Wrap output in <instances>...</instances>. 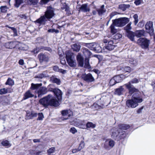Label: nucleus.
I'll list each match as a JSON object with an SVG mask.
<instances>
[{
  "instance_id": "nucleus-17",
  "label": "nucleus",
  "mask_w": 155,
  "mask_h": 155,
  "mask_svg": "<svg viewBox=\"0 0 155 155\" xmlns=\"http://www.w3.org/2000/svg\"><path fill=\"white\" fill-rule=\"evenodd\" d=\"M49 102V105L51 106L58 107L59 105V103L58 101L56 99L53 98V97L52 95V97H51L50 98Z\"/></svg>"
},
{
  "instance_id": "nucleus-47",
  "label": "nucleus",
  "mask_w": 155,
  "mask_h": 155,
  "mask_svg": "<svg viewBox=\"0 0 155 155\" xmlns=\"http://www.w3.org/2000/svg\"><path fill=\"white\" fill-rule=\"evenodd\" d=\"M52 81L54 83H56L58 85H60L61 84V81L60 79L57 78H54Z\"/></svg>"
},
{
  "instance_id": "nucleus-58",
  "label": "nucleus",
  "mask_w": 155,
  "mask_h": 155,
  "mask_svg": "<svg viewBox=\"0 0 155 155\" xmlns=\"http://www.w3.org/2000/svg\"><path fill=\"white\" fill-rule=\"evenodd\" d=\"M60 69L57 66H55L53 67V70L55 71L59 72Z\"/></svg>"
},
{
  "instance_id": "nucleus-33",
  "label": "nucleus",
  "mask_w": 155,
  "mask_h": 155,
  "mask_svg": "<svg viewBox=\"0 0 155 155\" xmlns=\"http://www.w3.org/2000/svg\"><path fill=\"white\" fill-rule=\"evenodd\" d=\"M132 24L131 22H130L125 27H124V30L127 33L129 31H131V30L132 29V27L131 26V25Z\"/></svg>"
},
{
  "instance_id": "nucleus-29",
  "label": "nucleus",
  "mask_w": 155,
  "mask_h": 155,
  "mask_svg": "<svg viewBox=\"0 0 155 155\" xmlns=\"http://www.w3.org/2000/svg\"><path fill=\"white\" fill-rule=\"evenodd\" d=\"M71 48L74 51L78 52L81 48V45L79 44H74L71 45Z\"/></svg>"
},
{
  "instance_id": "nucleus-8",
  "label": "nucleus",
  "mask_w": 155,
  "mask_h": 155,
  "mask_svg": "<svg viewBox=\"0 0 155 155\" xmlns=\"http://www.w3.org/2000/svg\"><path fill=\"white\" fill-rule=\"evenodd\" d=\"M52 97V95L49 94L39 100V103L41 104L45 107H47L49 105V100L51 97Z\"/></svg>"
},
{
  "instance_id": "nucleus-51",
  "label": "nucleus",
  "mask_w": 155,
  "mask_h": 155,
  "mask_svg": "<svg viewBox=\"0 0 155 155\" xmlns=\"http://www.w3.org/2000/svg\"><path fill=\"white\" fill-rule=\"evenodd\" d=\"M48 32L51 33L55 32L56 33H58L59 32V30L54 29H50L48 30Z\"/></svg>"
},
{
  "instance_id": "nucleus-3",
  "label": "nucleus",
  "mask_w": 155,
  "mask_h": 155,
  "mask_svg": "<svg viewBox=\"0 0 155 155\" xmlns=\"http://www.w3.org/2000/svg\"><path fill=\"white\" fill-rule=\"evenodd\" d=\"M65 54L68 65L71 67H75L77 63L74 58V54L69 51H66Z\"/></svg>"
},
{
  "instance_id": "nucleus-44",
  "label": "nucleus",
  "mask_w": 155,
  "mask_h": 155,
  "mask_svg": "<svg viewBox=\"0 0 155 155\" xmlns=\"http://www.w3.org/2000/svg\"><path fill=\"white\" fill-rule=\"evenodd\" d=\"M139 82V80L136 78H134L132 79L130 81H129L127 83H130L132 84H136Z\"/></svg>"
},
{
  "instance_id": "nucleus-24",
  "label": "nucleus",
  "mask_w": 155,
  "mask_h": 155,
  "mask_svg": "<svg viewBox=\"0 0 155 155\" xmlns=\"http://www.w3.org/2000/svg\"><path fill=\"white\" fill-rule=\"evenodd\" d=\"M118 126L120 132H121L122 131L121 130H126L130 127V126L129 125L125 124H120L118 125Z\"/></svg>"
},
{
  "instance_id": "nucleus-16",
  "label": "nucleus",
  "mask_w": 155,
  "mask_h": 155,
  "mask_svg": "<svg viewBox=\"0 0 155 155\" xmlns=\"http://www.w3.org/2000/svg\"><path fill=\"white\" fill-rule=\"evenodd\" d=\"M78 11L82 12H86L90 11V8L88 6L87 3L83 4L81 5L80 7L78 8Z\"/></svg>"
},
{
  "instance_id": "nucleus-30",
  "label": "nucleus",
  "mask_w": 155,
  "mask_h": 155,
  "mask_svg": "<svg viewBox=\"0 0 155 155\" xmlns=\"http://www.w3.org/2000/svg\"><path fill=\"white\" fill-rule=\"evenodd\" d=\"M42 85V84L41 83L36 84L32 83L31 84L30 88L32 90L38 89Z\"/></svg>"
},
{
  "instance_id": "nucleus-41",
  "label": "nucleus",
  "mask_w": 155,
  "mask_h": 155,
  "mask_svg": "<svg viewBox=\"0 0 155 155\" xmlns=\"http://www.w3.org/2000/svg\"><path fill=\"white\" fill-rule=\"evenodd\" d=\"M96 125L93 124L92 122H88L86 124V127L87 128H94L95 127Z\"/></svg>"
},
{
  "instance_id": "nucleus-2",
  "label": "nucleus",
  "mask_w": 155,
  "mask_h": 155,
  "mask_svg": "<svg viewBox=\"0 0 155 155\" xmlns=\"http://www.w3.org/2000/svg\"><path fill=\"white\" fill-rule=\"evenodd\" d=\"M55 15L54 9L51 6L47 7L45 15L37 20L36 22L41 25H45L46 22L52 18Z\"/></svg>"
},
{
  "instance_id": "nucleus-49",
  "label": "nucleus",
  "mask_w": 155,
  "mask_h": 155,
  "mask_svg": "<svg viewBox=\"0 0 155 155\" xmlns=\"http://www.w3.org/2000/svg\"><path fill=\"white\" fill-rule=\"evenodd\" d=\"M138 16L137 14H135L133 16V18L134 19V22L135 25H136L138 22Z\"/></svg>"
},
{
  "instance_id": "nucleus-12",
  "label": "nucleus",
  "mask_w": 155,
  "mask_h": 155,
  "mask_svg": "<svg viewBox=\"0 0 155 155\" xmlns=\"http://www.w3.org/2000/svg\"><path fill=\"white\" fill-rule=\"evenodd\" d=\"M61 114L64 119L65 120L68 119L72 115V112L70 110H64L62 111Z\"/></svg>"
},
{
  "instance_id": "nucleus-7",
  "label": "nucleus",
  "mask_w": 155,
  "mask_h": 155,
  "mask_svg": "<svg viewBox=\"0 0 155 155\" xmlns=\"http://www.w3.org/2000/svg\"><path fill=\"white\" fill-rule=\"evenodd\" d=\"M81 78L85 82L90 83L94 81L95 79L92 74L89 73L87 74H82L81 77Z\"/></svg>"
},
{
  "instance_id": "nucleus-22",
  "label": "nucleus",
  "mask_w": 155,
  "mask_h": 155,
  "mask_svg": "<svg viewBox=\"0 0 155 155\" xmlns=\"http://www.w3.org/2000/svg\"><path fill=\"white\" fill-rule=\"evenodd\" d=\"M34 96V94H33L30 91L28 90L24 94L23 99L25 100L29 98L33 97Z\"/></svg>"
},
{
  "instance_id": "nucleus-37",
  "label": "nucleus",
  "mask_w": 155,
  "mask_h": 155,
  "mask_svg": "<svg viewBox=\"0 0 155 155\" xmlns=\"http://www.w3.org/2000/svg\"><path fill=\"white\" fill-rule=\"evenodd\" d=\"M114 26V25L112 23L110 26V32L113 35L114 34L117 32V30L115 28Z\"/></svg>"
},
{
  "instance_id": "nucleus-9",
  "label": "nucleus",
  "mask_w": 155,
  "mask_h": 155,
  "mask_svg": "<svg viewBox=\"0 0 155 155\" xmlns=\"http://www.w3.org/2000/svg\"><path fill=\"white\" fill-rule=\"evenodd\" d=\"M145 28L150 34L152 35L154 34V29L153 27V22L151 21L147 22L145 26Z\"/></svg>"
},
{
  "instance_id": "nucleus-50",
  "label": "nucleus",
  "mask_w": 155,
  "mask_h": 155,
  "mask_svg": "<svg viewBox=\"0 0 155 155\" xmlns=\"http://www.w3.org/2000/svg\"><path fill=\"white\" fill-rule=\"evenodd\" d=\"M46 77V75L43 74L41 73L40 74H38L37 75L35 76V78H40L42 79L44 78L45 77Z\"/></svg>"
},
{
  "instance_id": "nucleus-21",
  "label": "nucleus",
  "mask_w": 155,
  "mask_h": 155,
  "mask_svg": "<svg viewBox=\"0 0 155 155\" xmlns=\"http://www.w3.org/2000/svg\"><path fill=\"white\" fill-rule=\"evenodd\" d=\"M135 35L137 37L140 38L141 37L144 36L145 34V31L142 29L140 30H137L135 32Z\"/></svg>"
},
{
  "instance_id": "nucleus-62",
  "label": "nucleus",
  "mask_w": 155,
  "mask_h": 155,
  "mask_svg": "<svg viewBox=\"0 0 155 155\" xmlns=\"http://www.w3.org/2000/svg\"><path fill=\"white\" fill-rule=\"evenodd\" d=\"M40 49L39 48H36L35 49H34L33 51V52L35 54L37 53L39 51Z\"/></svg>"
},
{
  "instance_id": "nucleus-54",
  "label": "nucleus",
  "mask_w": 155,
  "mask_h": 155,
  "mask_svg": "<svg viewBox=\"0 0 155 155\" xmlns=\"http://www.w3.org/2000/svg\"><path fill=\"white\" fill-rule=\"evenodd\" d=\"M38 117L37 120H41L44 118V116L43 114L41 113H39L38 114Z\"/></svg>"
},
{
  "instance_id": "nucleus-43",
  "label": "nucleus",
  "mask_w": 155,
  "mask_h": 155,
  "mask_svg": "<svg viewBox=\"0 0 155 155\" xmlns=\"http://www.w3.org/2000/svg\"><path fill=\"white\" fill-rule=\"evenodd\" d=\"M92 108L94 110H97L98 109L101 107L98 105L97 103H94L91 106Z\"/></svg>"
},
{
  "instance_id": "nucleus-11",
  "label": "nucleus",
  "mask_w": 155,
  "mask_h": 155,
  "mask_svg": "<svg viewBox=\"0 0 155 155\" xmlns=\"http://www.w3.org/2000/svg\"><path fill=\"white\" fill-rule=\"evenodd\" d=\"M53 93L59 101L61 100L63 93L62 91L57 88H54L53 90Z\"/></svg>"
},
{
  "instance_id": "nucleus-28",
  "label": "nucleus",
  "mask_w": 155,
  "mask_h": 155,
  "mask_svg": "<svg viewBox=\"0 0 155 155\" xmlns=\"http://www.w3.org/2000/svg\"><path fill=\"white\" fill-rule=\"evenodd\" d=\"M84 45L89 48L91 50H94L96 43H85Z\"/></svg>"
},
{
  "instance_id": "nucleus-32",
  "label": "nucleus",
  "mask_w": 155,
  "mask_h": 155,
  "mask_svg": "<svg viewBox=\"0 0 155 155\" xmlns=\"http://www.w3.org/2000/svg\"><path fill=\"white\" fill-rule=\"evenodd\" d=\"M38 0H27V3L29 5H35L38 2Z\"/></svg>"
},
{
  "instance_id": "nucleus-39",
  "label": "nucleus",
  "mask_w": 155,
  "mask_h": 155,
  "mask_svg": "<svg viewBox=\"0 0 155 155\" xmlns=\"http://www.w3.org/2000/svg\"><path fill=\"white\" fill-rule=\"evenodd\" d=\"M15 6L18 8L23 3V0H15Z\"/></svg>"
},
{
  "instance_id": "nucleus-45",
  "label": "nucleus",
  "mask_w": 155,
  "mask_h": 155,
  "mask_svg": "<svg viewBox=\"0 0 155 155\" xmlns=\"http://www.w3.org/2000/svg\"><path fill=\"white\" fill-rule=\"evenodd\" d=\"M130 6L129 5L122 4L119 5V8L123 10L124 8H128Z\"/></svg>"
},
{
  "instance_id": "nucleus-52",
  "label": "nucleus",
  "mask_w": 155,
  "mask_h": 155,
  "mask_svg": "<svg viewBox=\"0 0 155 155\" xmlns=\"http://www.w3.org/2000/svg\"><path fill=\"white\" fill-rule=\"evenodd\" d=\"M116 83L113 78L110 79L109 82V84L110 86H113Z\"/></svg>"
},
{
  "instance_id": "nucleus-20",
  "label": "nucleus",
  "mask_w": 155,
  "mask_h": 155,
  "mask_svg": "<svg viewBox=\"0 0 155 155\" xmlns=\"http://www.w3.org/2000/svg\"><path fill=\"white\" fill-rule=\"evenodd\" d=\"M37 115V114L33 111L31 112H27L26 118L27 119H32L33 117H36Z\"/></svg>"
},
{
  "instance_id": "nucleus-38",
  "label": "nucleus",
  "mask_w": 155,
  "mask_h": 155,
  "mask_svg": "<svg viewBox=\"0 0 155 155\" xmlns=\"http://www.w3.org/2000/svg\"><path fill=\"white\" fill-rule=\"evenodd\" d=\"M94 51L97 52H101L102 51L101 48L99 44L96 43V45L95 46Z\"/></svg>"
},
{
  "instance_id": "nucleus-59",
  "label": "nucleus",
  "mask_w": 155,
  "mask_h": 155,
  "mask_svg": "<svg viewBox=\"0 0 155 155\" xmlns=\"http://www.w3.org/2000/svg\"><path fill=\"white\" fill-rule=\"evenodd\" d=\"M50 1V0H41L40 3L41 4H45L47 3Z\"/></svg>"
},
{
  "instance_id": "nucleus-27",
  "label": "nucleus",
  "mask_w": 155,
  "mask_h": 155,
  "mask_svg": "<svg viewBox=\"0 0 155 155\" xmlns=\"http://www.w3.org/2000/svg\"><path fill=\"white\" fill-rule=\"evenodd\" d=\"M5 47L8 48L12 49L15 47V45L13 41L8 42L5 44Z\"/></svg>"
},
{
  "instance_id": "nucleus-53",
  "label": "nucleus",
  "mask_w": 155,
  "mask_h": 155,
  "mask_svg": "<svg viewBox=\"0 0 155 155\" xmlns=\"http://www.w3.org/2000/svg\"><path fill=\"white\" fill-rule=\"evenodd\" d=\"M55 148L54 147H52L48 150L47 152L48 153L51 154L54 152Z\"/></svg>"
},
{
  "instance_id": "nucleus-31",
  "label": "nucleus",
  "mask_w": 155,
  "mask_h": 155,
  "mask_svg": "<svg viewBox=\"0 0 155 155\" xmlns=\"http://www.w3.org/2000/svg\"><path fill=\"white\" fill-rule=\"evenodd\" d=\"M84 68L89 69L91 68V66L89 63V59L88 58H85L84 61Z\"/></svg>"
},
{
  "instance_id": "nucleus-40",
  "label": "nucleus",
  "mask_w": 155,
  "mask_h": 155,
  "mask_svg": "<svg viewBox=\"0 0 155 155\" xmlns=\"http://www.w3.org/2000/svg\"><path fill=\"white\" fill-rule=\"evenodd\" d=\"M113 78L116 83H119L121 81L122 79L119 75L115 76Z\"/></svg>"
},
{
  "instance_id": "nucleus-13",
  "label": "nucleus",
  "mask_w": 155,
  "mask_h": 155,
  "mask_svg": "<svg viewBox=\"0 0 155 155\" xmlns=\"http://www.w3.org/2000/svg\"><path fill=\"white\" fill-rule=\"evenodd\" d=\"M76 58L78 65L81 67H83L84 64V58L81 53L78 54L76 56Z\"/></svg>"
},
{
  "instance_id": "nucleus-55",
  "label": "nucleus",
  "mask_w": 155,
  "mask_h": 155,
  "mask_svg": "<svg viewBox=\"0 0 155 155\" xmlns=\"http://www.w3.org/2000/svg\"><path fill=\"white\" fill-rule=\"evenodd\" d=\"M0 9L1 10V11L2 12H6L7 10V7L6 6H1L0 7Z\"/></svg>"
},
{
  "instance_id": "nucleus-19",
  "label": "nucleus",
  "mask_w": 155,
  "mask_h": 155,
  "mask_svg": "<svg viewBox=\"0 0 155 155\" xmlns=\"http://www.w3.org/2000/svg\"><path fill=\"white\" fill-rule=\"evenodd\" d=\"M108 144L110 147L111 148H112L114 145L115 142L114 141L112 140H110L109 141L108 140H106L104 144V147L105 148H108V147L107 145Z\"/></svg>"
},
{
  "instance_id": "nucleus-61",
  "label": "nucleus",
  "mask_w": 155,
  "mask_h": 155,
  "mask_svg": "<svg viewBox=\"0 0 155 155\" xmlns=\"http://www.w3.org/2000/svg\"><path fill=\"white\" fill-rule=\"evenodd\" d=\"M13 30H12L14 34L13 35L14 36H17L18 35L16 29L15 28H13Z\"/></svg>"
},
{
  "instance_id": "nucleus-18",
  "label": "nucleus",
  "mask_w": 155,
  "mask_h": 155,
  "mask_svg": "<svg viewBox=\"0 0 155 155\" xmlns=\"http://www.w3.org/2000/svg\"><path fill=\"white\" fill-rule=\"evenodd\" d=\"M124 92V88L123 86H120L119 88L115 89L114 94L118 96L123 95Z\"/></svg>"
},
{
  "instance_id": "nucleus-23",
  "label": "nucleus",
  "mask_w": 155,
  "mask_h": 155,
  "mask_svg": "<svg viewBox=\"0 0 155 155\" xmlns=\"http://www.w3.org/2000/svg\"><path fill=\"white\" fill-rule=\"evenodd\" d=\"M104 5H102L100 8L97 9V12L99 16H101L103 14L106 12V10L104 8Z\"/></svg>"
},
{
  "instance_id": "nucleus-15",
  "label": "nucleus",
  "mask_w": 155,
  "mask_h": 155,
  "mask_svg": "<svg viewBox=\"0 0 155 155\" xmlns=\"http://www.w3.org/2000/svg\"><path fill=\"white\" fill-rule=\"evenodd\" d=\"M47 89L45 87H40L37 91L38 97H40L42 96L47 93Z\"/></svg>"
},
{
  "instance_id": "nucleus-42",
  "label": "nucleus",
  "mask_w": 155,
  "mask_h": 155,
  "mask_svg": "<svg viewBox=\"0 0 155 155\" xmlns=\"http://www.w3.org/2000/svg\"><path fill=\"white\" fill-rule=\"evenodd\" d=\"M122 71L125 73H130L131 71V68L129 67H125L123 68Z\"/></svg>"
},
{
  "instance_id": "nucleus-56",
  "label": "nucleus",
  "mask_w": 155,
  "mask_h": 155,
  "mask_svg": "<svg viewBox=\"0 0 155 155\" xmlns=\"http://www.w3.org/2000/svg\"><path fill=\"white\" fill-rule=\"evenodd\" d=\"M70 132L72 133L73 134H74L75 133L77 132V130L76 128L74 127H71L70 130Z\"/></svg>"
},
{
  "instance_id": "nucleus-10",
  "label": "nucleus",
  "mask_w": 155,
  "mask_h": 155,
  "mask_svg": "<svg viewBox=\"0 0 155 155\" xmlns=\"http://www.w3.org/2000/svg\"><path fill=\"white\" fill-rule=\"evenodd\" d=\"M38 58L41 63L43 62H47L49 61V58L45 54L40 53L38 55Z\"/></svg>"
},
{
  "instance_id": "nucleus-64",
  "label": "nucleus",
  "mask_w": 155,
  "mask_h": 155,
  "mask_svg": "<svg viewBox=\"0 0 155 155\" xmlns=\"http://www.w3.org/2000/svg\"><path fill=\"white\" fill-rule=\"evenodd\" d=\"M116 12H113L111 13L110 15V19H111L114 15H116Z\"/></svg>"
},
{
  "instance_id": "nucleus-46",
  "label": "nucleus",
  "mask_w": 155,
  "mask_h": 155,
  "mask_svg": "<svg viewBox=\"0 0 155 155\" xmlns=\"http://www.w3.org/2000/svg\"><path fill=\"white\" fill-rule=\"evenodd\" d=\"M8 92L7 89L5 88H3L0 89V94H5Z\"/></svg>"
},
{
  "instance_id": "nucleus-4",
  "label": "nucleus",
  "mask_w": 155,
  "mask_h": 155,
  "mask_svg": "<svg viewBox=\"0 0 155 155\" xmlns=\"http://www.w3.org/2000/svg\"><path fill=\"white\" fill-rule=\"evenodd\" d=\"M111 131L112 133L111 137L113 139H115L119 135L120 138L122 139L124 138L126 136L125 131H122L120 132L119 129L115 127L113 128Z\"/></svg>"
},
{
  "instance_id": "nucleus-57",
  "label": "nucleus",
  "mask_w": 155,
  "mask_h": 155,
  "mask_svg": "<svg viewBox=\"0 0 155 155\" xmlns=\"http://www.w3.org/2000/svg\"><path fill=\"white\" fill-rule=\"evenodd\" d=\"M110 39L108 37L105 36L103 40V42L104 43H106L107 42L108 43V41H109Z\"/></svg>"
},
{
  "instance_id": "nucleus-25",
  "label": "nucleus",
  "mask_w": 155,
  "mask_h": 155,
  "mask_svg": "<svg viewBox=\"0 0 155 155\" xmlns=\"http://www.w3.org/2000/svg\"><path fill=\"white\" fill-rule=\"evenodd\" d=\"M126 35L127 37L131 41H134V37L135 35L134 32L132 31H129L126 33Z\"/></svg>"
},
{
  "instance_id": "nucleus-34",
  "label": "nucleus",
  "mask_w": 155,
  "mask_h": 155,
  "mask_svg": "<svg viewBox=\"0 0 155 155\" xmlns=\"http://www.w3.org/2000/svg\"><path fill=\"white\" fill-rule=\"evenodd\" d=\"M129 61L131 64L134 66H136L137 64L138 61L136 59L133 58H130Z\"/></svg>"
},
{
  "instance_id": "nucleus-5",
  "label": "nucleus",
  "mask_w": 155,
  "mask_h": 155,
  "mask_svg": "<svg viewBox=\"0 0 155 155\" xmlns=\"http://www.w3.org/2000/svg\"><path fill=\"white\" fill-rule=\"evenodd\" d=\"M129 21V19L128 18H121L114 20H113L112 21V24H113L114 26L122 27L128 23Z\"/></svg>"
},
{
  "instance_id": "nucleus-26",
  "label": "nucleus",
  "mask_w": 155,
  "mask_h": 155,
  "mask_svg": "<svg viewBox=\"0 0 155 155\" xmlns=\"http://www.w3.org/2000/svg\"><path fill=\"white\" fill-rule=\"evenodd\" d=\"M82 51L86 58H88L91 54V52L87 48H83Z\"/></svg>"
},
{
  "instance_id": "nucleus-14",
  "label": "nucleus",
  "mask_w": 155,
  "mask_h": 155,
  "mask_svg": "<svg viewBox=\"0 0 155 155\" xmlns=\"http://www.w3.org/2000/svg\"><path fill=\"white\" fill-rule=\"evenodd\" d=\"M113 41L112 40H110L108 41L107 45L104 47L103 49L106 50L107 51H111L114 48L115 46L113 45Z\"/></svg>"
},
{
  "instance_id": "nucleus-63",
  "label": "nucleus",
  "mask_w": 155,
  "mask_h": 155,
  "mask_svg": "<svg viewBox=\"0 0 155 155\" xmlns=\"http://www.w3.org/2000/svg\"><path fill=\"white\" fill-rule=\"evenodd\" d=\"M97 13V9L93 10H92V13L93 15H96Z\"/></svg>"
},
{
  "instance_id": "nucleus-1",
  "label": "nucleus",
  "mask_w": 155,
  "mask_h": 155,
  "mask_svg": "<svg viewBox=\"0 0 155 155\" xmlns=\"http://www.w3.org/2000/svg\"><path fill=\"white\" fill-rule=\"evenodd\" d=\"M128 89L129 94L133 95L132 99L128 100L126 101V105L129 107L134 108L138 106V103H140L143 101L140 93L138 89L134 87L130 83H127L124 85Z\"/></svg>"
},
{
  "instance_id": "nucleus-48",
  "label": "nucleus",
  "mask_w": 155,
  "mask_h": 155,
  "mask_svg": "<svg viewBox=\"0 0 155 155\" xmlns=\"http://www.w3.org/2000/svg\"><path fill=\"white\" fill-rule=\"evenodd\" d=\"M85 143L83 141H81L79 144L78 148V150H81L84 147Z\"/></svg>"
},
{
  "instance_id": "nucleus-6",
  "label": "nucleus",
  "mask_w": 155,
  "mask_h": 155,
  "mask_svg": "<svg viewBox=\"0 0 155 155\" xmlns=\"http://www.w3.org/2000/svg\"><path fill=\"white\" fill-rule=\"evenodd\" d=\"M137 42L142 48L146 49L148 47L150 41L145 38H140Z\"/></svg>"
},
{
  "instance_id": "nucleus-60",
  "label": "nucleus",
  "mask_w": 155,
  "mask_h": 155,
  "mask_svg": "<svg viewBox=\"0 0 155 155\" xmlns=\"http://www.w3.org/2000/svg\"><path fill=\"white\" fill-rule=\"evenodd\" d=\"M141 3V1L140 0H136L134 2V3L136 5H140Z\"/></svg>"
},
{
  "instance_id": "nucleus-36",
  "label": "nucleus",
  "mask_w": 155,
  "mask_h": 155,
  "mask_svg": "<svg viewBox=\"0 0 155 155\" xmlns=\"http://www.w3.org/2000/svg\"><path fill=\"white\" fill-rule=\"evenodd\" d=\"M1 144L3 146L7 147H9L11 146V144L9 141L7 140H3L1 142Z\"/></svg>"
},
{
  "instance_id": "nucleus-35",
  "label": "nucleus",
  "mask_w": 155,
  "mask_h": 155,
  "mask_svg": "<svg viewBox=\"0 0 155 155\" xmlns=\"http://www.w3.org/2000/svg\"><path fill=\"white\" fill-rule=\"evenodd\" d=\"M14 84V81L10 78H8L5 83L6 85H8L11 86H12Z\"/></svg>"
}]
</instances>
